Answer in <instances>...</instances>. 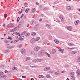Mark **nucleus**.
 <instances>
[{
  "label": "nucleus",
  "instance_id": "1",
  "mask_svg": "<svg viewBox=\"0 0 80 80\" xmlns=\"http://www.w3.org/2000/svg\"><path fill=\"white\" fill-rule=\"evenodd\" d=\"M14 25L13 24L10 23L8 24L7 25V27L8 28H11V27H14Z\"/></svg>",
  "mask_w": 80,
  "mask_h": 80
},
{
  "label": "nucleus",
  "instance_id": "2",
  "mask_svg": "<svg viewBox=\"0 0 80 80\" xmlns=\"http://www.w3.org/2000/svg\"><path fill=\"white\" fill-rule=\"evenodd\" d=\"M39 49H40V47L37 46L35 48L34 50L35 52H38Z\"/></svg>",
  "mask_w": 80,
  "mask_h": 80
},
{
  "label": "nucleus",
  "instance_id": "3",
  "mask_svg": "<svg viewBox=\"0 0 80 80\" xmlns=\"http://www.w3.org/2000/svg\"><path fill=\"white\" fill-rule=\"evenodd\" d=\"M18 27H15L14 28L12 29L11 31H10V32H15V31H16L17 30H18V29H17Z\"/></svg>",
  "mask_w": 80,
  "mask_h": 80
},
{
  "label": "nucleus",
  "instance_id": "4",
  "mask_svg": "<svg viewBox=\"0 0 80 80\" xmlns=\"http://www.w3.org/2000/svg\"><path fill=\"white\" fill-rule=\"evenodd\" d=\"M21 52L22 54H25V52H26V51L25 49H22L21 50Z\"/></svg>",
  "mask_w": 80,
  "mask_h": 80
},
{
  "label": "nucleus",
  "instance_id": "5",
  "mask_svg": "<svg viewBox=\"0 0 80 80\" xmlns=\"http://www.w3.org/2000/svg\"><path fill=\"white\" fill-rule=\"evenodd\" d=\"M66 28L68 30H70V31H71L72 29V28L71 26H67Z\"/></svg>",
  "mask_w": 80,
  "mask_h": 80
},
{
  "label": "nucleus",
  "instance_id": "6",
  "mask_svg": "<svg viewBox=\"0 0 80 80\" xmlns=\"http://www.w3.org/2000/svg\"><path fill=\"white\" fill-rule=\"evenodd\" d=\"M60 19H61V20H62V21L63 20H64V18H63V16L62 15H59V16Z\"/></svg>",
  "mask_w": 80,
  "mask_h": 80
},
{
  "label": "nucleus",
  "instance_id": "7",
  "mask_svg": "<svg viewBox=\"0 0 80 80\" xmlns=\"http://www.w3.org/2000/svg\"><path fill=\"white\" fill-rule=\"evenodd\" d=\"M59 50L60 52L61 53H63V52L65 51L64 49H62L61 48H60L59 49Z\"/></svg>",
  "mask_w": 80,
  "mask_h": 80
},
{
  "label": "nucleus",
  "instance_id": "8",
  "mask_svg": "<svg viewBox=\"0 0 80 80\" xmlns=\"http://www.w3.org/2000/svg\"><path fill=\"white\" fill-rule=\"evenodd\" d=\"M15 47V45L12 46L11 47L8 46V47H7V48H8L9 49H11V48H14V47Z\"/></svg>",
  "mask_w": 80,
  "mask_h": 80
},
{
  "label": "nucleus",
  "instance_id": "9",
  "mask_svg": "<svg viewBox=\"0 0 80 80\" xmlns=\"http://www.w3.org/2000/svg\"><path fill=\"white\" fill-rule=\"evenodd\" d=\"M76 53H77V51H72L70 52L71 54L72 55H73V54H75Z\"/></svg>",
  "mask_w": 80,
  "mask_h": 80
},
{
  "label": "nucleus",
  "instance_id": "10",
  "mask_svg": "<svg viewBox=\"0 0 80 80\" xmlns=\"http://www.w3.org/2000/svg\"><path fill=\"white\" fill-rule=\"evenodd\" d=\"M22 26V24L19 22V25L16 27H18L17 29H18V28H20Z\"/></svg>",
  "mask_w": 80,
  "mask_h": 80
},
{
  "label": "nucleus",
  "instance_id": "11",
  "mask_svg": "<svg viewBox=\"0 0 80 80\" xmlns=\"http://www.w3.org/2000/svg\"><path fill=\"white\" fill-rule=\"evenodd\" d=\"M70 74L71 76V77H74V72H70Z\"/></svg>",
  "mask_w": 80,
  "mask_h": 80
},
{
  "label": "nucleus",
  "instance_id": "12",
  "mask_svg": "<svg viewBox=\"0 0 80 80\" xmlns=\"http://www.w3.org/2000/svg\"><path fill=\"white\" fill-rule=\"evenodd\" d=\"M30 42L32 43H34V42H35V39L34 38H32L31 40H30Z\"/></svg>",
  "mask_w": 80,
  "mask_h": 80
},
{
  "label": "nucleus",
  "instance_id": "13",
  "mask_svg": "<svg viewBox=\"0 0 80 80\" xmlns=\"http://www.w3.org/2000/svg\"><path fill=\"white\" fill-rule=\"evenodd\" d=\"M77 75H80V70H78L77 71Z\"/></svg>",
  "mask_w": 80,
  "mask_h": 80
},
{
  "label": "nucleus",
  "instance_id": "14",
  "mask_svg": "<svg viewBox=\"0 0 80 80\" xmlns=\"http://www.w3.org/2000/svg\"><path fill=\"white\" fill-rule=\"evenodd\" d=\"M79 22L80 21H79V20H77V21H76V22H74L75 25H78V24L79 23Z\"/></svg>",
  "mask_w": 80,
  "mask_h": 80
},
{
  "label": "nucleus",
  "instance_id": "15",
  "mask_svg": "<svg viewBox=\"0 0 80 80\" xmlns=\"http://www.w3.org/2000/svg\"><path fill=\"white\" fill-rule=\"evenodd\" d=\"M50 68L49 67H47L46 68H45L44 69V71H47V70H48V69Z\"/></svg>",
  "mask_w": 80,
  "mask_h": 80
},
{
  "label": "nucleus",
  "instance_id": "16",
  "mask_svg": "<svg viewBox=\"0 0 80 80\" xmlns=\"http://www.w3.org/2000/svg\"><path fill=\"white\" fill-rule=\"evenodd\" d=\"M42 59H37V62H40L42 61Z\"/></svg>",
  "mask_w": 80,
  "mask_h": 80
},
{
  "label": "nucleus",
  "instance_id": "17",
  "mask_svg": "<svg viewBox=\"0 0 80 80\" xmlns=\"http://www.w3.org/2000/svg\"><path fill=\"white\" fill-rule=\"evenodd\" d=\"M67 9L68 10H71V7L70 6H68L67 7Z\"/></svg>",
  "mask_w": 80,
  "mask_h": 80
},
{
  "label": "nucleus",
  "instance_id": "18",
  "mask_svg": "<svg viewBox=\"0 0 80 80\" xmlns=\"http://www.w3.org/2000/svg\"><path fill=\"white\" fill-rule=\"evenodd\" d=\"M38 77L39 78H43V76L42 75H39L38 76Z\"/></svg>",
  "mask_w": 80,
  "mask_h": 80
},
{
  "label": "nucleus",
  "instance_id": "19",
  "mask_svg": "<svg viewBox=\"0 0 80 80\" xmlns=\"http://www.w3.org/2000/svg\"><path fill=\"white\" fill-rule=\"evenodd\" d=\"M54 42L56 43H57V44H58V43L59 42L57 39H56L54 40Z\"/></svg>",
  "mask_w": 80,
  "mask_h": 80
},
{
  "label": "nucleus",
  "instance_id": "20",
  "mask_svg": "<svg viewBox=\"0 0 80 80\" xmlns=\"http://www.w3.org/2000/svg\"><path fill=\"white\" fill-rule=\"evenodd\" d=\"M56 52V51L55 49H53L52 50V54H54V53H55Z\"/></svg>",
  "mask_w": 80,
  "mask_h": 80
},
{
  "label": "nucleus",
  "instance_id": "21",
  "mask_svg": "<svg viewBox=\"0 0 80 80\" xmlns=\"http://www.w3.org/2000/svg\"><path fill=\"white\" fill-rule=\"evenodd\" d=\"M32 13H34L35 12V8H32Z\"/></svg>",
  "mask_w": 80,
  "mask_h": 80
},
{
  "label": "nucleus",
  "instance_id": "22",
  "mask_svg": "<svg viewBox=\"0 0 80 80\" xmlns=\"http://www.w3.org/2000/svg\"><path fill=\"white\" fill-rule=\"evenodd\" d=\"M31 60V59L29 57H27L26 58V61H27V60Z\"/></svg>",
  "mask_w": 80,
  "mask_h": 80
},
{
  "label": "nucleus",
  "instance_id": "23",
  "mask_svg": "<svg viewBox=\"0 0 80 80\" xmlns=\"http://www.w3.org/2000/svg\"><path fill=\"white\" fill-rule=\"evenodd\" d=\"M29 10H30V9L28 8H27L25 10V12L26 13H28V12H29Z\"/></svg>",
  "mask_w": 80,
  "mask_h": 80
},
{
  "label": "nucleus",
  "instance_id": "24",
  "mask_svg": "<svg viewBox=\"0 0 80 80\" xmlns=\"http://www.w3.org/2000/svg\"><path fill=\"white\" fill-rule=\"evenodd\" d=\"M1 77L2 78H6V77H7V75H3L1 76Z\"/></svg>",
  "mask_w": 80,
  "mask_h": 80
},
{
  "label": "nucleus",
  "instance_id": "25",
  "mask_svg": "<svg viewBox=\"0 0 80 80\" xmlns=\"http://www.w3.org/2000/svg\"><path fill=\"white\" fill-rule=\"evenodd\" d=\"M46 27L48 28H50V25L49 24H47L46 25Z\"/></svg>",
  "mask_w": 80,
  "mask_h": 80
},
{
  "label": "nucleus",
  "instance_id": "26",
  "mask_svg": "<svg viewBox=\"0 0 80 80\" xmlns=\"http://www.w3.org/2000/svg\"><path fill=\"white\" fill-rule=\"evenodd\" d=\"M33 62H37V59H34L32 60Z\"/></svg>",
  "mask_w": 80,
  "mask_h": 80
},
{
  "label": "nucleus",
  "instance_id": "27",
  "mask_svg": "<svg viewBox=\"0 0 80 80\" xmlns=\"http://www.w3.org/2000/svg\"><path fill=\"white\" fill-rule=\"evenodd\" d=\"M18 39L19 40H22V41H23V38H22V36H21L20 37V38H18Z\"/></svg>",
  "mask_w": 80,
  "mask_h": 80
},
{
  "label": "nucleus",
  "instance_id": "28",
  "mask_svg": "<svg viewBox=\"0 0 80 80\" xmlns=\"http://www.w3.org/2000/svg\"><path fill=\"white\" fill-rule=\"evenodd\" d=\"M36 35V33L33 32L32 33V36H34V35Z\"/></svg>",
  "mask_w": 80,
  "mask_h": 80
},
{
  "label": "nucleus",
  "instance_id": "29",
  "mask_svg": "<svg viewBox=\"0 0 80 80\" xmlns=\"http://www.w3.org/2000/svg\"><path fill=\"white\" fill-rule=\"evenodd\" d=\"M26 32H27V31H25L23 32H22V33H21V35H25V33H26Z\"/></svg>",
  "mask_w": 80,
  "mask_h": 80
},
{
  "label": "nucleus",
  "instance_id": "30",
  "mask_svg": "<svg viewBox=\"0 0 80 80\" xmlns=\"http://www.w3.org/2000/svg\"><path fill=\"white\" fill-rule=\"evenodd\" d=\"M60 73V72L59 71L56 72L55 73V75H57Z\"/></svg>",
  "mask_w": 80,
  "mask_h": 80
},
{
  "label": "nucleus",
  "instance_id": "31",
  "mask_svg": "<svg viewBox=\"0 0 80 80\" xmlns=\"http://www.w3.org/2000/svg\"><path fill=\"white\" fill-rule=\"evenodd\" d=\"M43 10H45V11H46L47 10H48V8H47V7H46L43 9Z\"/></svg>",
  "mask_w": 80,
  "mask_h": 80
},
{
  "label": "nucleus",
  "instance_id": "32",
  "mask_svg": "<svg viewBox=\"0 0 80 80\" xmlns=\"http://www.w3.org/2000/svg\"><path fill=\"white\" fill-rule=\"evenodd\" d=\"M9 50H10L9 49H7L5 51H4V53H7V52H9Z\"/></svg>",
  "mask_w": 80,
  "mask_h": 80
},
{
  "label": "nucleus",
  "instance_id": "33",
  "mask_svg": "<svg viewBox=\"0 0 80 80\" xmlns=\"http://www.w3.org/2000/svg\"><path fill=\"white\" fill-rule=\"evenodd\" d=\"M45 54L48 55V57H50V54L48 53L45 52Z\"/></svg>",
  "mask_w": 80,
  "mask_h": 80
},
{
  "label": "nucleus",
  "instance_id": "34",
  "mask_svg": "<svg viewBox=\"0 0 80 80\" xmlns=\"http://www.w3.org/2000/svg\"><path fill=\"white\" fill-rule=\"evenodd\" d=\"M12 70H17V68L16 67H13L12 68Z\"/></svg>",
  "mask_w": 80,
  "mask_h": 80
},
{
  "label": "nucleus",
  "instance_id": "35",
  "mask_svg": "<svg viewBox=\"0 0 80 80\" xmlns=\"http://www.w3.org/2000/svg\"><path fill=\"white\" fill-rule=\"evenodd\" d=\"M40 40V38L39 37H38L36 38V41H38Z\"/></svg>",
  "mask_w": 80,
  "mask_h": 80
},
{
  "label": "nucleus",
  "instance_id": "36",
  "mask_svg": "<svg viewBox=\"0 0 80 80\" xmlns=\"http://www.w3.org/2000/svg\"><path fill=\"white\" fill-rule=\"evenodd\" d=\"M68 45L69 46H72L73 45V43H69L68 44Z\"/></svg>",
  "mask_w": 80,
  "mask_h": 80
},
{
  "label": "nucleus",
  "instance_id": "37",
  "mask_svg": "<svg viewBox=\"0 0 80 80\" xmlns=\"http://www.w3.org/2000/svg\"><path fill=\"white\" fill-rule=\"evenodd\" d=\"M23 16H24V14H22L21 17L19 18V20H20V18H22V17H23Z\"/></svg>",
  "mask_w": 80,
  "mask_h": 80
},
{
  "label": "nucleus",
  "instance_id": "38",
  "mask_svg": "<svg viewBox=\"0 0 80 80\" xmlns=\"http://www.w3.org/2000/svg\"><path fill=\"white\" fill-rule=\"evenodd\" d=\"M48 78H50V75L49 74H48L47 76H46Z\"/></svg>",
  "mask_w": 80,
  "mask_h": 80
},
{
  "label": "nucleus",
  "instance_id": "39",
  "mask_svg": "<svg viewBox=\"0 0 80 80\" xmlns=\"http://www.w3.org/2000/svg\"><path fill=\"white\" fill-rule=\"evenodd\" d=\"M4 42L5 43H8V42H10V41L6 40V41H4Z\"/></svg>",
  "mask_w": 80,
  "mask_h": 80
},
{
  "label": "nucleus",
  "instance_id": "40",
  "mask_svg": "<svg viewBox=\"0 0 80 80\" xmlns=\"http://www.w3.org/2000/svg\"><path fill=\"white\" fill-rule=\"evenodd\" d=\"M4 18H6L7 17V14L6 13H5L4 14Z\"/></svg>",
  "mask_w": 80,
  "mask_h": 80
},
{
  "label": "nucleus",
  "instance_id": "41",
  "mask_svg": "<svg viewBox=\"0 0 80 80\" xmlns=\"http://www.w3.org/2000/svg\"><path fill=\"white\" fill-rule=\"evenodd\" d=\"M29 35H30V33H28L25 35V36H26V37H28V36H29Z\"/></svg>",
  "mask_w": 80,
  "mask_h": 80
},
{
  "label": "nucleus",
  "instance_id": "42",
  "mask_svg": "<svg viewBox=\"0 0 80 80\" xmlns=\"http://www.w3.org/2000/svg\"><path fill=\"white\" fill-rule=\"evenodd\" d=\"M7 39H10V40H12V39H12V38L11 37H9V38H8Z\"/></svg>",
  "mask_w": 80,
  "mask_h": 80
},
{
  "label": "nucleus",
  "instance_id": "43",
  "mask_svg": "<svg viewBox=\"0 0 80 80\" xmlns=\"http://www.w3.org/2000/svg\"><path fill=\"white\" fill-rule=\"evenodd\" d=\"M3 75V72H0V75Z\"/></svg>",
  "mask_w": 80,
  "mask_h": 80
},
{
  "label": "nucleus",
  "instance_id": "44",
  "mask_svg": "<svg viewBox=\"0 0 80 80\" xmlns=\"http://www.w3.org/2000/svg\"><path fill=\"white\" fill-rule=\"evenodd\" d=\"M5 67V65H3V64H2V65H1V67L2 68H3Z\"/></svg>",
  "mask_w": 80,
  "mask_h": 80
},
{
  "label": "nucleus",
  "instance_id": "45",
  "mask_svg": "<svg viewBox=\"0 0 80 80\" xmlns=\"http://www.w3.org/2000/svg\"><path fill=\"white\" fill-rule=\"evenodd\" d=\"M49 72H50V73H54L53 71H49Z\"/></svg>",
  "mask_w": 80,
  "mask_h": 80
},
{
  "label": "nucleus",
  "instance_id": "46",
  "mask_svg": "<svg viewBox=\"0 0 80 80\" xmlns=\"http://www.w3.org/2000/svg\"><path fill=\"white\" fill-rule=\"evenodd\" d=\"M24 5H25V7H27V5H28L27 3H24Z\"/></svg>",
  "mask_w": 80,
  "mask_h": 80
},
{
  "label": "nucleus",
  "instance_id": "47",
  "mask_svg": "<svg viewBox=\"0 0 80 80\" xmlns=\"http://www.w3.org/2000/svg\"><path fill=\"white\" fill-rule=\"evenodd\" d=\"M22 78H26V76H22Z\"/></svg>",
  "mask_w": 80,
  "mask_h": 80
},
{
  "label": "nucleus",
  "instance_id": "48",
  "mask_svg": "<svg viewBox=\"0 0 80 80\" xmlns=\"http://www.w3.org/2000/svg\"><path fill=\"white\" fill-rule=\"evenodd\" d=\"M69 65H66L65 66V67H69Z\"/></svg>",
  "mask_w": 80,
  "mask_h": 80
},
{
  "label": "nucleus",
  "instance_id": "49",
  "mask_svg": "<svg viewBox=\"0 0 80 80\" xmlns=\"http://www.w3.org/2000/svg\"><path fill=\"white\" fill-rule=\"evenodd\" d=\"M22 44H20V45L19 46V48H21L22 47Z\"/></svg>",
  "mask_w": 80,
  "mask_h": 80
},
{
  "label": "nucleus",
  "instance_id": "50",
  "mask_svg": "<svg viewBox=\"0 0 80 80\" xmlns=\"http://www.w3.org/2000/svg\"><path fill=\"white\" fill-rule=\"evenodd\" d=\"M19 18V17H18V18L17 19V22H19V20H20V19H18V18Z\"/></svg>",
  "mask_w": 80,
  "mask_h": 80
},
{
  "label": "nucleus",
  "instance_id": "51",
  "mask_svg": "<svg viewBox=\"0 0 80 80\" xmlns=\"http://www.w3.org/2000/svg\"><path fill=\"white\" fill-rule=\"evenodd\" d=\"M77 62H80V59L79 58H78V59L77 60Z\"/></svg>",
  "mask_w": 80,
  "mask_h": 80
},
{
  "label": "nucleus",
  "instance_id": "52",
  "mask_svg": "<svg viewBox=\"0 0 80 80\" xmlns=\"http://www.w3.org/2000/svg\"><path fill=\"white\" fill-rule=\"evenodd\" d=\"M30 67H31V68H35L36 67L35 66H30Z\"/></svg>",
  "mask_w": 80,
  "mask_h": 80
},
{
  "label": "nucleus",
  "instance_id": "53",
  "mask_svg": "<svg viewBox=\"0 0 80 80\" xmlns=\"http://www.w3.org/2000/svg\"><path fill=\"white\" fill-rule=\"evenodd\" d=\"M68 49H69V50H73V49H74V48H68Z\"/></svg>",
  "mask_w": 80,
  "mask_h": 80
},
{
  "label": "nucleus",
  "instance_id": "54",
  "mask_svg": "<svg viewBox=\"0 0 80 80\" xmlns=\"http://www.w3.org/2000/svg\"><path fill=\"white\" fill-rule=\"evenodd\" d=\"M18 40H15L14 42H18Z\"/></svg>",
  "mask_w": 80,
  "mask_h": 80
},
{
  "label": "nucleus",
  "instance_id": "55",
  "mask_svg": "<svg viewBox=\"0 0 80 80\" xmlns=\"http://www.w3.org/2000/svg\"><path fill=\"white\" fill-rule=\"evenodd\" d=\"M19 23H23V21H20V22H19Z\"/></svg>",
  "mask_w": 80,
  "mask_h": 80
},
{
  "label": "nucleus",
  "instance_id": "56",
  "mask_svg": "<svg viewBox=\"0 0 80 80\" xmlns=\"http://www.w3.org/2000/svg\"><path fill=\"white\" fill-rule=\"evenodd\" d=\"M4 72L5 73H7L8 72V71L7 70H5Z\"/></svg>",
  "mask_w": 80,
  "mask_h": 80
},
{
  "label": "nucleus",
  "instance_id": "57",
  "mask_svg": "<svg viewBox=\"0 0 80 80\" xmlns=\"http://www.w3.org/2000/svg\"><path fill=\"white\" fill-rule=\"evenodd\" d=\"M36 4L37 5H39V3L37 2H36Z\"/></svg>",
  "mask_w": 80,
  "mask_h": 80
},
{
  "label": "nucleus",
  "instance_id": "58",
  "mask_svg": "<svg viewBox=\"0 0 80 80\" xmlns=\"http://www.w3.org/2000/svg\"><path fill=\"white\" fill-rule=\"evenodd\" d=\"M72 77V78H71L72 80H73V79H74V78H74V77Z\"/></svg>",
  "mask_w": 80,
  "mask_h": 80
},
{
  "label": "nucleus",
  "instance_id": "59",
  "mask_svg": "<svg viewBox=\"0 0 80 80\" xmlns=\"http://www.w3.org/2000/svg\"><path fill=\"white\" fill-rule=\"evenodd\" d=\"M39 22H41V21H42V19H40L39 20Z\"/></svg>",
  "mask_w": 80,
  "mask_h": 80
},
{
  "label": "nucleus",
  "instance_id": "60",
  "mask_svg": "<svg viewBox=\"0 0 80 80\" xmlns=\"http://www.w3.org/2000/svg\"><path fill=\"white\" fill-rule=\"evenodd\" d=\"M17 80H22V79L20 78H18Z\"/></svg>",
  "mask_w": 80,
  "mask_h": 80
},
{
  "label": "nucleus",
  "instance_id": "61",
  "mask_svg": "<svg viewBox=\"0 0 80 80\" xmlns=\"http://www.w3.org/2000/svg\"><path fill=\"white\" fill-rule=\"evenodd\" d=\"M62 73H65V71H62L61 72Z\"/></svg>",
  "mask_w": 80,
  "mask_h": 80
},
{
  "label": "nucleus",
  "instance_id": "62",
  "mask_svg": "<svg viewBox=\"0 0 80 80\" xmlns=\"http://www.w3.org/2000/svg\"><path fill=\"white\" fill-rule=\"evenodd\" d=\"M27 17H26V15H25L24 16V18L25 19V18H26Z\"/></svg>",
  "mask_w": 80,
  "mask_h": 80
},
{
  "label": "nucleus",
  "instance_id": "63",
  "mask_svg": "<svg viewBox=\"0 0 80 80\" xmlns=\"http://www.w3.org/2000/svg\"><path fill=\"white\" fill-rule=\"evenodd\" d=\"M41 17H43V14H41Z\"/></svg>",
  "mask_w": 80,
  "mask_h": 80
},
{
  "label": "nucleus",
  "instance_id": "64",
  "mask_svg": "<svg viewBox=\"0 0 80 80\" xmlns=\"http://www.w3.org/2000/svg\"><path fill=\"white\" fill-rule=\"evenodd\" d=\"M78 58H79V59H80V56H78Z\"/></svg>",
  "mask_w": 80,
  "mask_h": 80
}]
</instances>
